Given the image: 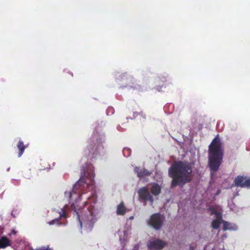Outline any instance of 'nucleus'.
I'll list each match as a JSON object with an SVG mask.
<instances>
[{"mask_svg": "<svg viewBox=\"0 0 250 250\" xmlns=\"http://www.w3.org/2000/svg\"><path fill=\"white\" fill-rule=\"evenodd\" d=\"M138 193L140 198L144 201H149L151 204L153 203L154 200L153 198L149 194L147 188H140L138 190Z\"/></svg>", "mask_w": 250, "mask_h": 250, "instance_id": "nucleus-9", "label": "nucleus"}, {"mask_svg": "<svg viewBox=\"0 0 250 250\" xmlns=\"http://www.w3.org/2000/svg\"><path fill=\"white\" fill-rule=\"evenodd\" d=\"M76 213L81 227L83 222L86 225L91 226L95 223L98 218L99 212L92 207L87 208L86 210H84L81 216L79 212L77 211Z\"/></svg>", "mask_w": 250, "mask_h": 250, "instance_id": "nucleus-3", "label": "nucleus"}, {"mask_svg": "<svg viewBox=\"0 0 250 250\" xmlns=\"http://www.w3.org/2000/svg\"><path fill=\"white\" fill-rule=\"evenodd\" d=\"M133 217H130V219H133Z\"/></svg>", "mask_w": 250, "mask_h": 250, "instance_id": "nucleus-20", "label": "nucleus"}, {"mask_svg": "<svg viewBox=\"0 0 250 250\" xmlns=\"http://www.w3.org/2000/svg\"><path fill=\"white\" fill-rule=\"evenodd\" d=\"M234 184L236 186L242 188H250V178L241 176H237L234 180Z\"/></svg>", "mask_w": 250, "mask_h": 250, "instance_id": "nucleus-8", "label": "nucleus"}, {"mask_svg": "<svg viewBox=\"0 0 250 250\" xmlns=\"http://www.w3.org/2000/svg\"><path fill=\"white\" fill-rule=\"evenodd\" d=\"M169 175L172 178V187L183 185L190 180L191 169L186 163L175 162L169 169Z\"/></svg>", "mask_w": 250, "mask_h": 250, "instance_id": "nucleus-1", "label": "nucleus"}, {"mask_svg": "<svg viewBox=\"0 0 250 250\" xmlns=\"http://www.w3.org/2000/svg\"><path fill=\"white\" fill-rule=\"evenodd\" d=\"M164 220V217L163 215L159 213H155L151 215L146 220V223L149 226L156 230H158L162 227Z\"/></svg>", "mask_w": 250, "mask_h": 250, "instance_id": "nucleus-5", "label": "nucleus"}, {"mask_svg": "<svg viewBox=\"0 0 250 250\" xmlns=\"http://www.w3.org/2000/svg\"><path fill=\"white\" fill-rule=\"evenodd\" d=\"M18 147L20 151L19 154V157H21L25 149V146L23 145V142L20 141L18 144Z\"/></svg>", "mask_w": 250, "mask_h": 250, "instance_id": "nucleus-15", "label": "nucleus"}, {"mask_svg": "<svg viewBox=\"0 0 250 250\" xmlns=\"http://www.w3.org/2000/svg\"><path fill=\"white\" fill-rule=\"evenodd\" d=\"M10 245V241L6 237L3 236L0 239V249H4Z\"/></svg>", "mask_w": 250, "mask_h": 250, "instance_id": "nucleus-12", "label": "nucleus"}, {"mask_svg": "<svg viewBox=\"0 0 250 250\" xmlns=\"http://www.w3.org/2000/svg\"><path fill=\"white\" fill-rule=\"evenodd\" d=\"M211 214L215 216V219L212 221V226L214 229H218L220 224L223 225L224 230H234L237 229V227L234 224H231L228 222L223 221L221 219V214L219 210V208L215 207H212L210 208Z\"/></svg>", "mask_w": 250, "mask_h": 250, "instance_id": "nucleus-4", "label": "nucleus"}, {"mask_svg": "<svg viewBox=\"0 0 250 250\" xmlns=\"http://www.w3.org/2000/svg\"><path fill=\"white\" fill-rule=\"evenodd\" d=\"M118 233L120 241L122 242H124L128 238V236L129 234V230L128 229L120 230Z\"/></svg>", "mask_w": 250, "mask_h": 250, "instance_id": "nucleus-10", "label": "nucleus"}, {"mask_svg": "<svg viewBox=\"0 0 250 250\" xmlns=\"http://www.w3.org/2000/svg\"><path fill=\"white\" fill-rule=\"evenodd\" d=\"M59 221V219H54L52 221L50 222L49 223V224L51 225L54 224L56 222H58Z\"/></svg>", "mask_w": 250, "mask_h": 250, "instance_id": "nucleus-16", "label": "nucleus"}, {"mask_svg": "<svg viewBox=\"0 0 250 250\" xmlns=\"http://www.w3.org/2000/svg\"><path fill=\"white\" fill-rule=\"evenodd\" d=\"M166 245L167 243L165 241L160 239L152 238L148 241L147 247L150 250H161L164 248Z\"/></svg>", "mask_w": 250, "mask_h": 250, "instance_id": "nucleus-6", "label": "nucleus"}, {"mask_svg": "<svg viewBox=\"0 0 250 250\" xmlns=\"http://www.w3.org/2000/svg\"><path fill=\"white\" fill-rule=\"evenodd\" d=\"M69 196L70 197H71V196H73L74 194H75L74 193V191H73V192L72 193H69Z\"/></svg>", "mask_w": 250, "mask_h": 250, "instance_id": "nucleus-18", "label": "nucleus"}, {"mask_svg": "<svg viewBox=\"0 0 250 250\" xmlns=\"http://www.w3.org/2000/svg\"><path fill=\"white\" fill-rule=\"evenodd\" d=\"M66 217L65 214L64 212H62L60 213V218L62 217Z\"/></svg>", "mask_w": 250, "mask_h": 250, "instance_id": "nucleus-17", "label": "nucleus"}, {"mask_svg": "<svg viewBox=\"0 0 250 250\" xmlns=\"http://www.w3.org/2000/svg\"><path fill=\"white\" fill-rule=\"evenodd\" d=\"M12 233H13V234H15V233H16V232H15V231H14V230H13V231H12Z\"/></svg>", "mask_w": 250, "mask_h": 250, "instance_id": "nucleus-19", "label": "nucleus"}, {"mask_svg": "<svg viewBox=\"0 0 250 250\" xmlns=\"http://www.w3.org/2000/svg\"><path fill=\"white\" fill-rule=\"evenodd\" d=\"M90 198V196H89V197H87V198H88V199H89Z\"/></svg>", "mask_w": 250, "mask_h": 250, "instance_id": "nucleus-21", "label": "nucleus"}, {"mask_svg": "<svg viewBox=\"0 0 250 250\" xmlns=\"http://www.w3.org/2000/svg\"><path fill=\"white\" fill-rule=\"evenodd\" d=\"M151 193L154 196L158 195L161 192V188L157 184L154 183L150 188Z\"/></svg>", "mask_w": 250, "mask_h": 250, "instance_id": "nucleus-11", "label": "nucleus"}, {"mask_svg": "<svg viewBox=\"0 0 250 250\" xmlns=\"http://www.w3.org/2000/svg\"><path fill=\"white\" fill-rule=\"evenodd\" d=\"M135 171L137 173L138 176L140 177H143L150 174V172L144 168L136 167L135 169Z\"/></svg>", "mask_w": 250, "mask_h": 250, "instance_id": "nucleus-13", "label": "nucleus"}, {"mask_svg": "<svg viewBox=\"0 0 250 250\" xmlns=\"http://www.w3.org/2000/svg\"><path fill=\"white\" fill-rule=\"evenodd\" d=\"M87 188H89L90 186L83 179H81L74 186V190L80 189L81 191L80 198L81 199H82L83 195L85 193V190Z\"/></svg>", "mask_w": 250, "mask_h": 250, "instance_id": "nucleus-7", "label": "nucleus"}, {"mask_svg": "<svg viewBox=\"0 0 250 250\" xmlns=\"http://www.w3.org/2000/svg\"><path fill=\"white\" fill-rule=\"evenodd\" d=\"M222 156L223 151L220 141L219 138H215L209 146V164L211 173L218 169Z\"/></svg>", "mask_w": 250, "mask_h": 250, "instance_id": "nucleus-2", "label": "nucleus"}, {"mask_svg": "<svg viewBox=\"0 0 250 250\" xmlns=\"http://www.w3.org/2000/svg\"><path fill=\"white\" fill-rule=\"evenodd\" d=\"M126 211V209L124 204L121 203H120L117 208L116 212L118 215H124Z\"/></svg>", "mask_w": 250, "mask_h": 250, "instance_id": "nucleus-14", "label": "nucleus"}]
</instances>
